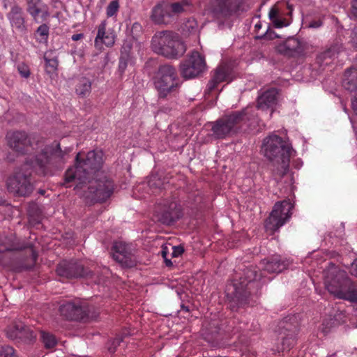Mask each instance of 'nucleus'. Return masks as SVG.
Instances as JSON below:
<instances>
[{
	"label": "nucleus",
	"instance_id": "4be33fe9",
	"mask_svg": "<svg viewBox=\"0 0 357 357\" xmlns=\"http://www.w3.org/2000/svg\"><path fill=\"white\" fill-rule=\"evenodd\" d=\"M342 86L345 89L355 93V97L352 100V108L357 114V68H351L345 72Z\"/></svg>",
	"mask_w": 357,
	"mask_h": 357
},
{
	"label": "nucleus",
	"instance_id": "8fccbe9b",
	"mask_svg": "<svg viewBox=\"0 0 357 357\" xmlns=\"http://www.w3.org/2000/svg\"><path fill=\"white\" fill-rule=\"evenodd\" d=\"M351 43L354 47H357V27L352 30L351 35Z\"/></svg>",
	"mask_w": 357,
	"mask_h": 357
},
{
	"label": "nucleus",
	"instance_id": "1a4fd4ad",
	"mask_svg": "<svg viewBox=\"0 0 357 357\" xmlns=\"http://www.w3.org/2000/svg\"><path fill=\"white\" fill-rule=\"evenodd\" d=\"M159 99H165L177 92L179 79L176 68L169 64L159 67L154 82Z\"/></svg>",
	"mask_w": 357,
	"mask_h": 357
},
{
	"label": "nucleus",
	"instance_id": "2f4dec72",
	"mask_svg": "<svg viewBox=\"0 0 357 357\" xmlns=\"http://www.w3.org/2000/svg\"><path fill=\"white\" fill-rule=\"evenodd\" d=\"M40 334V340L46 349H52L56 345L57 340L53 334L45 331H41Z\"/></svg>",
	"mask_w": 357,
	"mask_h": 357
},
{
	"label": "nucleus",
	"instance_id": "864d4df0",
	"mask_svg": "<svg viewBox=\"0 0 357 357\" xmlns=\"http://www.w3.org/2000/svg\"><path fill=\"white\" fill-rule=\"evenodd\" d=\"M180 4L182 5L186 10L191 6L192 0H177Z\"/></svg>",
	"mask_w": 357,
	"mask_h": 357
},
{
	"label": "nucleus",
	"instance_id": "79ce46f5",
	"mask_svg": "<svg viewBox=\"0 0 357 357\" xmlns=\"http://www.w3.org/2000/svg\"><path fill=\"white\" fill-rule=\"evenodd\" d=\"M272 22L276 28H282L289 25L287 20L284 18H282L280 15H279L278 17L274 20Z\"/></svg>",
	"mask_w": 357,
	"mask_h": 357
},
{
	"label": "nucleus",
	"instance_id": "c756f323",
	"mask_svg": "<svg viewBox=\"0 0 357 357\" xmlns=\"http://www.w3.org/2000/svg\"><path fill=\"white\" fill-rule=\"evenodd\" d=\"M29 247V245H20L19 243L16 241L15 238L12 235L9 237L5 235L0 236V252L20 250Z\"/></svg>",
	"mask_w": 357,
	"mask_h": 357
},
{
	"label": "nucleus",
	"instance_id": "7c9ffc66",
	"mask_svg": "<svg viewBox=\"0 0 357 357\" xmlns=\"http://www.w3.org/2000/svg\"><path fill=\"white\" fill-rule=\"evenodd\" d=\"M91 90V82L86 77H81L76 85V93L81 97L89 96Z\"/></svg>",
	"mask_w": 357,
	"mask_h": 357
},
{
	"label": "nucleus",
	"instance_id": "4d7b16f0",
	"mask_svg": "<svg viewBox=\"0 0 357 357\" xmlns=\"http://www.w3.org/2000/svg\"><path fill=\"white\" fill-rule=\"evenodd\" d=\"M167 253H168L167 248V247H162V251H161V255H162V257L163 258L167 257Z\"/></svg>",
	"mask_w": 357,
	"mask_h": 357
},
{
	"label": "nucleus",
	"instance_id": "9d476101",
	"mask_svg": "<svg viewBox=\"0 0 357 357\" xmlns=\"http://www.w3.org/2000/svg\"><path fill=\"white\" fill-rule=\"evenodd\" d=\"M293 207V204L287 200L275 203L265 222L266 231L274 233L283 226L290 218Z\"/></svg>",
	"mask_w": 357,
	"mask_h": 357
},
{
	"label": "nucleus",
	"instance_id": "4c0bfd02",
	"mask_svg": "<svg viewBox=\"0 0 357 357\" xmlns=\"http://www.w3.org/2000/svg\"><path fill=\"white\" fill-rule=\"evenodd\" d=\"M123 341V338L121 337H116L114 340H109L107 344V349L109 353H114L116 351V348L119 345L120 342Z\"/></svg>",
	"mask_w": 357,
	"mask_h": 357
},
{
	"label": "nucleus",
	"instance_id": "c9c22d12",
	"mask_svg": "<svg viewBox=\"0 0 357 357\" xmlns=\"http://www.w3.org/2000/svg\"><path fill=\"white\" fill-rule=\"evenodd\" d=\"M133 40L132 39H126L123 41L121 47V55L130 56V52L132 48Z\"/></svg>",
	"mask_w": 357,
	"mask_h": 357
},
{
	"label": "nucleus",
	"instance_id": "f257e3e1",
	"mask_svg": "<svg viewBox=\"0 0 357 357\" xmlns=\"http://www.w3.org/2000/svg\"><path fill=\"white\" fill-rule=\"evenodd\" d=\"M57 149L51 156L48 155V149L45 148L41 151L40 154L36 156L35 160L30 164L27 162L20 170L16 172L14 175L7 181V188L9 192L18 196H29L33 190L31 181V172H27L29 166L34 168L36 172L43 176H50L54 174L57 166L54 165V160L56 162L63 161L65 155L72 151V148H66L63 151L60 144H57Z\"/></svg>",
	"mask_w": 357,
	"mask_h": 357
},
{
	"label": "nucleus",
	"instance_id": "f3484780",
	"mask_svg": "<svg viewBox=\"0 0 357 357\" xmlns=\"http://www.w3.org/2000/svg\"><path fill=\"white\" fill-rule=\"evenodd\" d=\"M56 273L66 278L84 277L91 274L84 269L82 264L74 260L61 261L56 268Z\"/></svg>",
	"mask_w": 357,
	"mask_h": 357
},
{
	"label": "nucleus",
	"instance_id": "603ef678",
	"mask_svg": "<svg viewBox=\"0 0 357 357\" xmlns=\"http://www.w3.org/2000/svg\"><path fill=\"white\" fill-rule=\"evenodd\" d=\"M350 273L352 275L357 278V259L351 264Z\"/></svg>",
	"mask_w": 357,
	"mask_h": 357
},
{
	"label": "nucleus",
	"instance_id": "f03ea898",
	"mask_svg": "<svg viewBox=\"0 0 357 357\" xmlns=\"http://www.w3.org/2000/svg\"><path fill=\"white\" fill-rule=\"evenodd\" d=\"M80 155L79 153L76 156L75 165L69 168L65 174V184L73 181L77 183V188H82L92 175L98 176L102 174L100 172L103 163L102 151H91L82 160L79 159Z\"/></svg>",
	"mask_w": 357,
	"mask_h": 357
},
{
	"label": "nucleus",
	"instance_id": "5fc2aeb1",
	"mask_svg": "<svg viewBox=\"0 0 357 357\" xmlns=\"http://www.w3.org/2000/svg\"><path fill=\"white\" fill-rule=\"evenodd\" d=\"M322 25V22L320 20L312 21L310 23L309 26L311 28H319Z\"/></svg>",
	"mask_w": 357,
	"mask_h": 357
},
{
	"label": "nucleus",
	"instance_id": "f704fd0d",
	"mask_svg": "<svg viewBox=\"0 0 357 357\" xmlns=\"http://www.w3.org/2000/svg\"><path fill=\"white\" fill-rule=\"evenodd\" d=\"M119 8V3L118 0L112 1L106 8V14L109 17H113L116 15Z\"/></svg>",
	"mask_w": 357,
	"mask_h": 357
},
{
	"label": "nucleus",
	"instance_id": "6ab92c4d",
	"mask_svg": "<svg viewBox=\"0 0 357 357\" xmlns=\"http://www.w3.org/2000/svg\"><path fill=\"white\" fill-rule=\"evenodd\" d=\"M26 11L36 23L46 22L50 15L48 6L42 0H26Z\"/></svg>",
	"mask_w": 357,
	"mask_h": 357
},
{
	"label": "nucleus",
	"instance_id": "7ed1b4c3",
	"mask_svg": "<svg viewBox=\"0 0 357 357\" xmlns=\"http://www.w3.org/2000/svg\"><path fill=\"white\" fill-rule=\"evenodd\" d=\"M257 116L252 107H248L242 111L234 112L225 115L213 123V135L218 139L236 133L243 123H248V126H255L257 123Z\"/></svg>",
	"mask_w": 357,
	"mask_h": 357
},
{
	"label": "nucleus",
	"instance_id": "de8ad7c7",
	"mask_svg": "<svg viewBox=\"0 0 357 357\" xmlns=\"http://www.w3.org/2000/svg\"><path fill=\"white\" fill-rule=\"evenodd\" d=\"M172 255L173 257H177L180 256L184 252V249L181 246H173L172 248Z\"/></svg>",
	"mask_w": 357,
	"mask_h": 357
},
{
	"label": "nucleus",
	"instance_id": "aec40b11",
	"mask_svg": "<svg viewBox=\"0 0 357 357\" xmlns=\"http://www.w3.org/2000/svg\"><path fill=\"white\" fill-rule=\"evenodd\" d=\"M107 20H102L97 27L98 31L94 45L98 49H102L103 45L112 47L115 43L114 31L112 29H107Z\"/></svg>",
	"mask_w": 357,
	"mask_h": 357
},
{
	"label": "nucleus",
	"instance_id": "72a5a7b5",
	"mask_svg": "<svg viewBox=\"0 0 357 357\" xmlns=\"http://www.w3.org/2000/svg\"><path fill=\"white\" fill-rule=\"evenodd\" d=\"M167 7L168 8L169 12L172 14V17L174 15L181 13L185 10H187L184 7L182 6L178 1L167 3Z\"/></svg>",
	"mask_w": 357,
	"mask_h": 357
},
{
	"label": "nucleus",
	"instance_id": "6e6d98bb",
	"mask_svg": "<svg viewBox=\"0 0 357 357\" xmlns=\"http://www.w3.org/2000/svg\"><path fill=\"white\" fill-rule=\"evenodd\" d=\"M84 35L82 33H77L72 36V40L74 41L79 40L83 38Z\"/></svg>",
	"mask_w": 357,
	"mask_h": 357
},
{
	"label": "nucleus",
	"instance_id": "f8f14e48",
	"mask_svg": "<svg viewBox=\"0 0 357 357\" xmlns=\"http://www.w3.org/2000/svg\"><path fill=\"white\" fill-rule=\"evenodd\" d=\"M297 332L296 326L282 321L280 324L276 345L273 350L277 352L289 350L296 344Z\"/></svg>",
	"mask_w": 357,
	"mask_h": 357
},
{
	"label": "nucleus",
	"instance_id": "20e7f679",
	"mask_svg": "<svg viewBox=\"0 0 357 357\" xmlns=\"http://www.w3.org/2000/svg\"><path fill=\"white\" fill-rule=\"evenodd\" d=\"M261 151L269 160L280 165L273 170L275 176H284L289 170V163L291 154L289 144L277 135L271 134L264 138Z\"/></svg>",
	"mask_w": 357,
	"mask_h": 357
},
{
	"label": "nucleus",
	"instance_id": "c03bdc74",
	"mask_svg": "<svg viewBox=\"0 0 357 357\" xmlns=\"http://www.w3.org/2000/svg\"><path fill=\"white\" fill-rule=\"evenodd\" d=\"M185 28L188 29L189 31L196 30L197 28V23L196 20H195L194 19L188 20L185 24Z\"/></svg>",
	"mask_w": 357,
	"mask_h": 357
},
{
	"label": "nucleus",
	"instance_id": "9b49d317",
	"mask_svg": "<svg viewBox=\"0 0 357 357\" xmlns=\"http://www.w3.org/2000/svg\"><path fill=\"white\" fill-rule=\"evenodd\" d=\"M6 139L9 147L18 154H27L35 149L32 137L24 131H10Z\"/></svg>",
	"mask_w": 357,
	"mask_h": 357
},
{
	"label": "nucleus",
	"instance_id": "3c124183",
	"mask_svg": "<svg viewBox=\"0 0 357 357\" xmlns=\"http://www.w3.org/2000/svg\"><path fill=\"white\" fill-rule=\"evenodd\" d=\"M351 4V13L357 18V0H352Z\"/></svg>",
	"mask_w": 357,
	"mask_h": 357
},
{
	"label": "nucleus",
	"instance_id": "39448f33",
	"mask_svg": "<svg viewBox=\"0 0 357 357\" xmlns=\"http://www.w3.org/2000/svg\"><path fill=\"white\" fill-rule=\"evenodd\" d=\"M151 47L153 52L168 59L180 57L186 51L185 45L179 36L169 31L155 33L152 38Z\"/></svg>",
	"mask_w": 357,
	"mask_h": 357
},
{
	"label": "nucleus",
	"instance_id": "13d9d810",
	"mask_svg": "<svg viewBox=\"0 0 357 357\" xmlns=\"http://www.w3.org/2000/svg\"><path fill=\"white\" fill-rule=\"evenodd\" d=\"M155 177H153V178H151L149 181V185L150 187H153L155 185H156L155 183ZM160 183L158 185H157V186H159Z\"/></svg>",
	"mask_w": 357,
	"mask_h": 357
},
{
	"label": "nucleus",
	"instance_id": "bf43d9fd",
	"mask_svg": "<svg viewBox=\"0 0 357 357\" xmlns=\"http://www.w3.org/2000/svg\"><path fill=\"white\" fill-rule=\"evenodd\" d=\"M164 259H165L166 266H171L172 265V262L171 261L170 259H168L167 257L164 258Z\"/></svg>",
	"mask_w": 357,
	"mask_h": 357
},
{
	"label": "nucleus",
	"instance_id": "cd10ccee",
	"mask_svg": "<svg viewBox=\"0 0 357 357\" xmlns=\"http://www.w3.org/2000/svg\"><path fill=\"white\" fill-rule=\"evenodd\" d=\"M15 327L17 330L20 331L17 334H10L11 340H20L25 342H31L36 337L33 332L31 328L21 321H15Z\"/></svg>",
	"mask_w": 357,
	"mask_h": 357
},
{
	"label": "nucleus",
	"instance_id": "2eb2a0df",
	"mask_svg": "<svg viewBox=\"0 0 357 357\" xmlns=\"http://www.w3.org/2000/svg\"><path fill=\"white\" fill-rule=\"evenodd\" d=\"M182 216L181 206L176 201H165L155 212L157 220L163 225H171Z\"/></svg>",
	"mask_w": 357,
	"mask_h": 357
},
{
	"label": "nucleus",
	"instance_id": "393cba45",
	"mask_svg": "<svg viewBox=\"0 0 357 357\" xmlns=\"http://www.w3.org/2000/svg\"><path fill=\"white\" fill-rule=\"evenodd\" d=\"M278 91L275 89H271L264 91L257 99V109L262 111L271 109L269 117L273 112V107L277 102Z\"/></svg>",
	"mask_w": 357,
	"mask_h": 357
},
{
	"label": "nucleus",
	"instance_id": "a18cd8bd",
	"mask_svg": "<svg viewBox=\"0 0 357 357\" xmlns=\"http://www.w3.org/2000/svg\"><path fill=\"white\" fill-rule=\"evenodd\" d=\"M280 13L278 8L276 6H273L268 13V17L270 20L273 22L274 20L277 19Z\"/></svg>",
	"mask_w": 357,
	"mask_h": 357
},
{
	"label": "nucleus",
	"instance_id": "a19ab883",
	"mask_svg": "<svg viewBox=\"0 0 357 357\" xmlns=\"http://www.w3.org/2000/svg\"><path fill=\"white\" fill-rule=\"evenodd\" d=\"M17 70L20 75L24 78H28L30 75V70L27 65L21 63L17 66Z\"/></svg>",
	"mask_w": 357,
	"mask_h": 357
},
{
	"label": "nucleus",
	"instance_id": "ea45409f",
	"mask_svg": "<svg viewBox=\"0 0 357 357\" xmlns=\"http://www.w3.org/2000/svg\"><path fill=\"white\" fill-rule=\"evenodd\" d=\"M45 66L47 71L50 73L52 72H54L57 69V61L55 59H45Z\"/></svg>",
	"mask_w": 357,
	"mask_h": 357
},
{
	"label": "nucleus",
	"instance_id": "412c9836",
	"mask_svg": "<svg viewBox=\"0 0 357 357\" xmlns=\"http://www.w3.org/2000/svg\"><path fill=\"white\" fill-rule=\"evenodd\" d=\"M289 264L288 259L278 255H274L268 259H264L260 264L265 271L271 273H279L285 270Z\"/></svg>",
	"mask_w": 357,
	"mask_h": 357
},
{
	"label": "nucleus",
	"instance_id": "a878e982",
	"mask_svg": "<svg viewBox=\"0 0 357 357\" xmlns=\"http://www.w3.org/2000/svg\"><path fill=\"white\" fill-rule=\"evenodd\" d=\"M277 51L288 56L300 54L303 51V45L301 41L294 37L289 38L284 43L277 46Z\"/></svg>",
	"mask_w": 357,
	"mask_h": 357
},
{
	"label": "nucleus",
	"instance_id": "b1692460",
	"mask_svg": "<svg viewBox=\"0 0 357 357\" xmlns=\"http://www.w3.org/2000/svg\"><path fill=\"white\" fill-rule=\"evenodd\" d=\"M231 69L229 66L226 64L220 65L214 71V74L212 78L209 80L207 86L206 91L211 93L216 89L218 85L226 81H229V75Z\"/></svg>",
	"mask_w": 357,
	"mask_h": 357
},
{
	"label": "nucleus",
	"instance_id": "0eeeda50",
	"mask_svg": "<svg viewBox=\"0 0 357 357\" xmlns=\"http://www.w3.org/2000/svg\"><path fill=\"white\" fill-rule=\"evenodd\" d=\"M258 272L259 268L253 266L243 270L239 281H235L232 284L233 303L237 305H243L248 303L252 289L258 287L255 281L259 280L262 276V273L259 274Z\"/></svg>",
	"mask_w": 357,
	"mask_h": 357
},
{
	"label": "nucleus",
	"instance_id": "473e14b6",
	"mask_svg": "<svg viewBox=\"0 0 357 357\" xmlns=\"http://www.w3.org/2000/svg\"><path fill=\"white\" fill-rule=\"evenodd\" d=\"M49 26L44 22L38 27L36 31V35L37 37H40L38 38L40 43L47 41L49 36Z\"/></svg>",
	"mask_w": 357,
	"mask_h": 357
},
{
	"label": "nucleus",
	"instance_id": "052dcab7",
	"mask_svg": "<svg viewBox=\"0 0 357 357\" xmlns=\"http://www.w3.org/2000/svg\"><path fill=\"white\" fill-rule=\"evenodd\" d=\"M261 28V22H257L255 26V31H258L259 29H260Z\"/></svg>",
	"mask_w": 357,
	"mask_h": 357
},
{
	"label": "nucleus",
	"instance_id": "423d86ee",
	"mask_svg": "<svg viewBox=\"0 0 357 357\" xmlns=\"http://www.w3.org/2000/svg\"><path fill=\"white\" fill-rule=\"evenodd\" d=\"M324 284L328 292L337 298L347 300L353 282L346 271L334 264L325 271Z\"/></svg>",
	"mask_w": 357,
	"mask_h": 357
},
{
	"label": "nucleus",
	"instance_id": "680f3d73",
	"mask_svg": "<svg viewBox=\"0 0 357 357\" xmlns=\"http://www.w3.org/2000/svg\"><path fill=\"white\" fill-rule=\"evenodd\" d=\"M141 29V26L139 25V24L138 23H134L133 25H132V29Z\"/></svg>",
	"mask_w": 357,
	"mask_h": 357
},
{
	"label": "nucleus",
	"instance_id": "e433bc0d",
	"mask_svg": "<svg viewBox=\"0 0 357 357\" xmlns=\"http://www.w3.org/2000/svg\"><path fill=\"white\" fill-rule=\"evenodd\" d=\"M130 61V56L121 55L119 63V70L123 74L127 68L128 64Z\"/></svg>",
	"mask_w": 357,
	"mask_h": 357
},
{
	"label": "nucleus",
	"instance_id": "dca6fc26",
	"mask_svg": "<svg viewBox=\"0 0 357 357\" xmlns=\"http://www.w3.org/2000/svg\"><path fill=\"white\" fill-rule=\"evenodd\" d=\"M112 250L114 259L122 266L131 268L135 266L137 260L130 245L121 241L116 242Z\"/></svg>",
	"mask_w": 357,
	"mask_h": 357
},
{
	"label": "nucleus",
	"instance_id": "ddd939ff",
	"mask_svg": "<svg viewBox=\"0 0 357 357\" xmlns=\"http://www.w3.org/2000/svg\"><path fill=\"white\" fill-rule=\"evenodd\" d=\"M205 68L204 58L198 52H193L188 59L181 64V74L185 79H192L199 76Z\"/></svg>",
	"mask_w": 357,
	"mask_h": 357
},
{
	"label": "nucleus",
	"instance_id": "49530a36",
	"mask_svg": "<svg viewBox=\"0 0 357 357\" xmlns=\"http://www.w3.org/2000/svg\"><path fill=\"white\" fill-rule=\"evenodd\" d=\"M269 29H270L269 26H268L266 32L263 35H261V36H258L257 38H267V39H269V40H272V39H273L275 38H277L278 36L275 33H273V32H270L269 31Z\"/></svg>",
	"mask_w": 357,
	"mask_h": 357
},
{
	"label": "nucleus",
	"instance_id": "09e8293b",
	"mask_svg": "<svg viewBox=\"0 0 357 357\" xmlns=\"http://www.w3.org/2000/svg\"><path fill=\"white\" fill-rule=\"evenodd\" d=\"M20 332V330H17L15 327V322H14L12 325L9 326L6 329V335L8 338L10 339V334H17V332Z\"/></svg>",
	"mask_w": 357,
	"mask_h": 357
},
{
	"label": "nucleus",
	"instance_id": "e2e57ef3",
	"mask_svg": "<svg viewBox=\"0 0 357 357\" xmlns=\"http://www.w3.org/2000/svg\"><path fill=\"white\" fill-rule=\"evenodd\" d=\"M322 330L324 333H327L328 332V330L326 329L325 327H324Z\"/></svg>",
	"mask_w": 357,
	"mask_h": 357
},
{
	"label": "nucleus",
	"instance_id": "37998d69",
	"mask_svg": "<svg viewBox=\"0 0 357 357\" xmlns=\"http://www.w3.org/2000/svg\"><path fill=\"white\" fill-rule=\"evenodd\" d=\"M347 301L357 303V285H355L354 283Z\"/></svg>",
	"mask_w": 357,
	"mask_h": 357
},
{
	"label": "nucleus",
	"instance_id": "58836bf2",
	"mask_svg": "<svg viewBox=\"0 0 357 357\" xmlns=\"http://www.w3.org/2000/svg\"><path fill=\"white\" fill-rule=\"evenodd\" d=\"M15 349L10 346L0 347V357H13Z\"/></svg>",
	"mask_w": 357,
	"mask_h": 357
},
{
	"label": "nucleus",
	"instance_id": "bb28decb",
	"mask_svg": "<svg viewBox=\"0 0 357 357\" xmlns=\"http://www.w3.org/2000/svg\"><path fill=\"white\" fill-rule=\"evenodd\" d=\"M172 14L169 12L167 3L160 2L156 4L151 10L150 18L156 24H167Z\"/></svg>",
	"mask_w": 357,
	"mask_h": 357
},
{
	"label": "nucleus",
	"instance_id": "a211bd4d",
	"mask_svg": "<svg viewBox=\"0 0 357 357\" xmlns=\"http://www.w3.org/2000/svg\"><path fill=\"white\" fill-rule=\"evenodd\" d=\"M240 4L241 0H215L212 13L218 19L225 18L236 13Z\"/></svg>",
	"mask_w": 357,
	"mask_h": 357
},
{
	"label": "nucleus",
	"instance_id": "0e129e2a",
	"mask_svg": "<svg viewBox=\"0 0 357 357\" xmlns=\"http://www.w3.org/2000/svg\"><path fill=\"white\" fill-rule=\"evenodd\" d=\"M39 193H40V194H41V195H44V194H45V190H40L39 191Z\"/></svg>",
	"mask_w": 357,
	"mask_h": 357
},
{
	"label": "nucleus",
	"instance_id": "5701e85b",
	"mask_svg": "<svg viewBox=\"0 0 357 357\" xmlns=\"http://www.w3.org/2000/svg\"><path fill=\"white\" fill-rule=\"evenodd\" d=\"M6 17L13 28L20 32L26 30L25 19L22 8L17 4L11 6L10 10L7 13Z\"/></svg>",
	"mask_w": 357,
	"mask_h": 357
},
{
	"label": "nucleus",
	"instance_id": "6e6552de",
	"mask_svg": "<svg viewBox=\"0 0 357 357\" xmlns=\"http://www.w3.org/2000/svg\"><path fill=\"white\" fill-rule=\"evenodd\" d=\"M75 189L82 190V195L91 202H105L113 193L114 183L106 176L101 174L94 179H88L82 188H77L76 185Z\"/></svg>",
	"mask_w": 357,
	"mask_h": 357
},
{
	"label": "nucleus",
	"instance_id": "c85d7f7f",
	"mask_svg": "<svg viewBox=\"0 0 357 357\" xmlns=\"http://www.w3.org/2000/svg\"><path fill=\"white\" fill-rule=\"evenodd\" d=\"M342 47L340 45L335 44L331 46L328 49L321 52L317 57V61L321 66H327L330 64L338 54L342 51Z\"/></svg>",
	"mask_w": 357,
	"mask_h": 357
},
{
	"label": "nucleus",
	"instance_id": "69168bd1",
	"mask_svg": "<svg viewBox=\"0 0 357 357\" xmlns=\"http://www.w3.org/2000/svg\"><path fill=\"white\" fill-rule=\"evenodd\" d=\"M33 257L34 260H36V255H35V253H34V252H33Z\"/></svg>",
	"mask_w": 357,
	"mask_h": 357
},
{
	"label": "nucleus",
	"instance_id": "4468645a",
	"mask_svg": "<svg viewBox=\"0 0 357 357\" xmlns=\"http://www.w3.org/2000/svg\"><path fill=\"white\" fill-rule=\"evenodd\" d=\"M61 314L69 319L83 320L89 318L87 303L79 299L68 301L59 307Z\"/></svg>",
	"mask_w": 357,
	"mask_h": 357
}]
</instances>
